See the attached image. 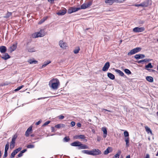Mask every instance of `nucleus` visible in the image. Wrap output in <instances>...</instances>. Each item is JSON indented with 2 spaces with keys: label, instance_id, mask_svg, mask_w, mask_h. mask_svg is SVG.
<instances>
[{
  "label": "nucleus",
  "instance_id": "23",
  "mask_svg": "<svg viewBox=\"0 0 158 158\" xmlns=\"http://www.w3.org/2000/svg\"><path fill=\"white\" fill-rule=\"evenodd\" d=\"M65 125L63 124H59L55 125V127L56 128L59 129L61 127H64Z\"/></svg>",
  "mask_w": 158,
  "mask_h": 158
},
{
  "label": "nucleus",
  "instance_id": "35",
  "mask_svg": "<svg viewBox=\"0 0 158 158\" xmlns=\"http://www.w3.org/2000/svg\"><path fill=\"white\" fill-rule=\"evenodd\" d=\"M70 140V139L69 136L65 137L63 139V141L64 142H68Z\"/></svg>",
  "mask_w": 158,
  "mask_h": 158
},
{
  "label": "nucleus",
  "instance_id": "45",
  "mask_svg": "<svg viewBox=\"0 0 158 158\" xmlns=\"http://www.w3.org/2000/svg\"><path fill=\"white\" fill-rule=\"evenodd\" d=\"M16 154V153H15V152L14 151H13L11 154V155L10 157V158H13L14 157L15 155Z\"/></svg>",
  "mask_w": 158,
  "mask_h": 158
},
{
  "label": "nucleus",
  "instance_id": "31",
  "mask_svg": "<svg viewBox=\"0 0 158 158\" xmlns=\"http://www.w3.org/2000/svg\"><path fill=\"white\" fill-rule=\"evenodd\" d=\"M47 17H44L39 22L38 24H42L47 19Z\"/></svg>",
  "mask_w": 158,
  "mask_h": 158
},
{
  "label": "nucleus",
  "instance_id": "21",
  "mask_svg": "<svg viewBox=\"0 0 158 158\" xmlns=\"http://www.w3.org/2000/svg\"><path fill=\"white\" fill-rule=\"evenodd\" d=\"M102 131H103L104 135H103V137L104 138H105L107 135V131L106 128V127H102Z\"/></svg>",
  "mask_w": 158,
  "mask_h": 158
},
{
  "label": "nucleus",
  "instance_id": "4",
  "mask_svg": "<svg viewBox=\"0 0 158 158\" xmlns=\"http://www.w3.org/2000/svg\"><path fill=\"white\" fill-rule=\"evenodd\" d=\"M45 35V33L44 30L41 29L40 31L37 33H35L34 34L35 38H38L39 37H42Z\"/></svg>",
  "mask_w": 158,
  "mask_h": 158
},
{
  "label": "nucleus",
  "instance_id": "32",
  "mask_svg": "<svg viewBox=\"0 0 158 158\" xmlns=\"http://www.w3.org/2000/svg\"><path fill=\"white\" fill-rule=\"evenodd\" d=\"M125 141L126 142V146L128 147L129 146V137H126L124 139Z\"/></svg>",
  "mask_w": 158,
  "mask_h": 158
},
{
  "label": "nucleus",
  "instance_id": "14",
  "mask_svg": "<svg viewBox=\"0 0 158 158\" xmlns=\"http://www.w3.org/2000/svg\"><path fill=\"white\" fill-rule=\"evenodd\" d=\"M17 43L16 42L15 44H13L12 46L9 48L10 51L11 52L15 51L17 48Z\"/></svg>",
  "mask_w": 158,
  "mask_h": 158
},
{
  "label": "nucleus",
  "instance_id": "12",
  "mask_svg": "<svg viewBox=\"0 0 158 158\" xmlns=\"http://www.w3.org/2000/svg\"><path fill=\"white\" fill-rule=\"evenodd\" d=\"M110 66V64L109 62H106L102 69L103 71H107Z\"/></svg>",
  "mask_w": 158,
  "mask_h": 158
},
{
  "label": "nucleus",
  "instance_id": "25",
  "mask_svg": "<svg viewBox=\"0 0 158 158\" xmlns=\"http://www.w3.org/2000/svg\"><path fill=\"white\" fill-rule=\"evenodd\" d=\"M51 62V61L50 60H48L47 61H45L44 63V64L42 66L41 68L42 69L45 67L47 65Z\"/></svg>",
  "mask_w": 158,
  "mask_h": 158
},
{
  "label": "nucleus",
  "instance_id": "10",
  "mask_svg": "<svg viewBox=\"0 0 158 158\" xmlns=\"http://www.w3.org/2000/svg\"><path fill=\"white\" fill-rule=\"evenodd\" d=\"M59 45L61 48L63 49H66V48L68 47L67 44L64 42L62 40H60L59 42Z\"/></svg>",
  "mask_w": 158,
  "mask_h": 158
},
{
  "label": "nucleus",
  "instance_id": "59",
  "mask_svg": "<svg viewBox=\"0 0 158 158\" xmlns=\"http://www.w3.org/2000/svg\"><path fill=\"white\" fill-rule=\"evenodd\" d=\"M145 158H149V155L148 154H147Z\"/></svg>",
  "mask_w": 158,
  "mask_h": 158
},
{
  "label": "nucleus",
  "instance_id": "42",
  "mask_svg": "<svg viewBox=\"0 0 158 158\" xmlns=\"http://www.w3.org/2000/svg\"><path fill=\"white\" fill-rule=\"evenodd\" d=\"M9 148V144L8 143L6 144L5 145V151H8V150Z\"/></svg>",
  "mask_w": 158,
  "mask_h": 158
},
{
  "label": "nucleus",
  "instance_id": "30",
  "mask_svg": "<svg viewBox=\"0 0 158 158\" xmlns=\"http://www.w3.org/2000/svg\"><path fill=\"white\" fill-rule=\"evenodd\" d=\"M115 2V0H105V2L106 3H108L109 5H112Z\"/></svg>",
  "mask_w": 158,
  "mask_h": 158
},
{
  "label": "nucleus",
  "instance_id": "27",
  "mask_svg": "<svg viewBox=\"0 0 158 158\" xmlns=\"http://www.w3.org/2000/svg\"><path fill=\"white\" fill-rule=\"evenodd\" d=\"M153 66L152 65L151 63H149L148 64L146 65L145 66V69H146L148 70V69H149V68H152Z\"/></svg>",
  "mask_w": 158,
  "mask_h": 158
},
{
  "label": "nucleus",
  "instance_id": "60",
  "mask_svg": "<svg viewBox=\"0 0 158 158\" xmlns=\"http://www.w3.org/2000/svg\"><path fill=\"white\" fill-rule=\"evenodd\" d=\"M47 97H43V98H39L38 99L39 100H40V99H44V98H46Z\"/></svg>",
  "mask_w": 158,
  "mask_h": 158
},
{
  "label": "nucleus",
  "instance_id": "51",
  "mask_svg": "<svg viewBox=\"0 0 158 158\" xmlns=\"http://www.w3.org/2000/svg\"><path fill=\"white\" fill-rule=\"evenodd\" d=\"M134 6L136 7H139V6H142V3H140L139 4H135L134 5Z\"/></svg>",
  "mask_w": 158,
  "mask_h": 158
},
{
  "label": "nucleus",
  "instance_id": "48",
  "mask_svg": "<svg viewBox=\"0 0 158 158\" xmlns=\"http://www.w3.org/2000/svg\"><path fill=\"white\" fill-rule=\"evenodd\" d=\"M15 143L10 142V148H11L12 147V148H14V147H15Z\"/></svg>",
  "mask_w": 158,
  "mask_h": 158
},
{
  "label": "nucleus",
  "instance_id": "58",
  "mask_svg": "<svg viewBox=\"0 0 158 158\" xmlns=\"http://www.w3.org/2000/svg\"><path fill=\"white\" fill-rule=\"evenodd\" d=\"M41 121H38V122H37L36 123L35 125H39L41 123Z\"/></svg>",
  "mask_w": 158,
  "mask_h": 158
},
{
  "label": "nucleus",
  "instance_id": "26",
  "mask_svg": "<svg viewBox=\"0 0 158 158\" xmlns=\"http://www.w3.org/2000/svg\"><path fill=\"white\" fill-rule=\"evenodd\" d=\"M145 128L146 131L148 134L150 133L152 135V131L149 127H148V126H145Z\"/></svg>",
  "mask_w": 158,
  "mask_h": 158
},
{
  "label": "nucleus",
  "instance_id": "8",
  "mask_svg": "<svg viewBox=\"0 0 158 158\" xmlns=\"http://www.w3.org/2000/svg\"><path fill=\"white\" fill-rule=\"evenodd\" d=\"M142 7H146L152 4L151 0H146L141 3Z\"/></svg>",
  "mask_w": 158,
  "mask_h": 158
},
{
  "label": "nucleus",
  "instance_id": "56",
  "mask_svg": "<svg viewBox=\"0 0 158 158\" xmlns=\"http://www.w3.org/2000/svg\"><path fill=\"white\" fill-rule=\"evenodd\" d=\"M27 151V149H23V150L21 151L20 152L22 153L23 154V153L25 152H26Z\"/></svg>",
  "mask_w": 158,
  "mask_h": 158
},
{
  "label": "nucleus",
  "instance_id": "15",
  "mask_svg": "<svg viewBox=\"0 0 158 158\" xmlns=\"http://www.w3.org/2000/svg\"><path fill=\"white\" fill-rule=\"evenodd\" d=\"M32 131V127H30L25 132V135L26 136L28 137L29 135L30 132Z\"/></svg>",
  "mask_w": 158,
  "mask_h": 158
},
{
  "label": "nucleus",
  "instance_id": "2",
  "mask_svg": "<svg viewBox=\"0 0 158 158\" xmlns=\"http://www.w3.org/2000/svg\"><path fill=\"white\" fill-rule=\"evenodd\" d=\"M71 145L74 147H78V149H89V147L87 145L82 144L81 142L78 141H75L70 144Z\"/></svg>",
  "mask_w": 158,
  "mask_h": 158
},
{
  "label": "nucleus",
  "instance_id": "55",
  "mask_svg": "<svg viewBox=\"0 0 158 158\" xmlns=\"http://www.w3.org/2000/svg\"><path fill=\"white\" fill-rule=\"evenodd\" d=\"M64 118V116L62 115H60L59 116V118L60 119H63Z\"/></svg>",
  "mask_w": 158,
  "mask_h": 158
},
{
  "label": "nucleus",
  "instance_id": "17",
  "mask_svg": "<svg viewBox=\"0 0 158 158\" xmlns=\"http://www.w3.org/2000/svg\"><path fill=\"white\" fill-rule=\"evenodd\" d=\"M112 148L110 147H108L104 151V155H107L109 153L112 152Z\"/></svg>",
  "mask_w": 158,
  "mask_h": 158
},
{
  "label": "nucleus",
  "instance_id": "34",
  "mask_svg": "<svg viewBox=\"0 0 158 158\" xmlns=\"http://www.w3.org/2000/svg\"><path fill=\"white\" fill-rule=\"evenodd\" d=\"M121 153V151L120 150H118L117 153L113 157V158H119V156L120 155Z\"/></svg>",
  "mask_w": 158,
  "mask_h": 158
},
{
  "label": "nucleus",
  "instance_id": "9",
  "mask_svg": "<svg viewBox=\"0 0 158 158\" xmlns=\"http://www.w3.org/2000/svg\"><path fill=\"white\" fill-rule=\"evenodd\" d=\"M145 30L144 27H135L133 28V31L135 32H142Z\"/></svg>",
  "mask_w": 158,
  "mask_h": 158
},
{
  "label": "nucleus",
  "instance_id": "24",
  "mask_svg": "<svg viewBox=\"0 0 158 158\" xmlns=\"http://www.w3.org/2000/svg\"><path fill=\"white\" fill-rule=\"evenodd\" d=\"M107 76L111 79L114 80L115 79L114 76L111 73H107Z\"/></svg>",
  "mask_w": 158,
  "mask_h": 158
},
{
  "label": "nucleus",
  "instance_id": "47",
  "mask_svg": "<svg viewBox=\"0 0 158 158\" xmlns=\"http://www.w3.org/2000/svg\"><path fill=\"white\" fill-rule=\"evenodd\" d=\"M8 156V152L7 151H5L4 152V154L3 157V158H5L6 157Z\"/></svg>",
  "mask_w": 158,
  "mask_h": 158
},
{
  "label": "nucleus",
  "instance_id": "49",
  "mask_svg": "<svg viewBox=\"0 0 158 158\" xmlns=\"http://www.w3.org/2000/svg\"><path fill=\"white\" fill-rule=\"evenodd\" d=\"M50 123V121H47L46 122H45L43 125V126H45L47 125H48V124H49Z\"/></svg>",
  "mask_w": 158,
  "mask_h": 158
},
{
  "label": "nucleus",
  "instance_id": "13",
  "mask_svg": "<svg viewBox=\"0 0 158 158\" xmlns=\"http://www.w3.org/2000/svg\"><path fill=\"white\" fill-rule=\"evenodd\" d=\"M1 57L5 60H6L10 58V56L7 53H4V54L0 56Z\"/></svg>",
  "mask_w": 158,
  "mask_h": 158
},
{
  "label": "nucleus",
  "instance_id": "40",
  "mask_svg": "<svg viewBox=\"0 0 158 158\" xmlns=\"http://www.w3.org/2000/svg\"><path fill=\"white\" fill-rule=\"evenodd\" d=\"M35 147L34 145L33 144H29L27 146V147L28 148H33Z\"/></svg>",
  "mask_w": 158,
  "mask_h": 158
},
{
  "label": "nucleus",
  "instance_id": "52",
  "mask_svg": "<svg viewBox=\"0 0 158 158\" xmlns=\"http://www.w3.org/2000/svg\"><path fill=\"white\" fill-rule=\"evenodd\" d=\"M71 125L72 127H73L75 125V122L74 121H72L71 123Z\"/></svg>",
  "mask_w": 158,
  "mask_h": 158
},
{
  "label": "nucleus",
  "instance_id": "41",
  "mask_svg": "<svg viewBox=\"0 0 158 158\" xmlns=\"http://www.w3.org/2000/svg\"><path fill=\"white\" fill-rule=\"evenodd\" d=\"M80 50V48L79 47L77 49H75L73 51V52L75 54H77L78 53Z\"/></svg>",
  "mask_w": 158,
  "mask_h": 158
},
{
  "label": "nucleus",
  "instance_id": "29",
  "mask_svg": "<svg viewBox=\"0 0 158 158\" xmlns=\"http://www.w3.org/2000/svg\"><path fill=\"white\" fill-rule=\"evenodd\" d=\"M12 13L7 11V13L6 14V15L3 16V17L7 19L10 17L11 15H12Z\"/></svg>",
  "mask_w": 158,
  "mask_h": 158
},
{
  "label": "nucleus",
  "instance_id": "20",
  "mask_svg": "<svg viewBox=\"0 0 158 158\" xmlns=\"http://www.w3.org/2000/svg\"><path fill=\"white\" fill-rule=\"evenodd\" d=\"M151 60L149 59H145L143 60H139L137 61V62L138 63H142V64H143V62L150 61Z\"/></svg>",
  "mask_w": 158,
  "mask_h": 158
},
{
  "label": "nucleus",
  "instance_id": "54",
  "mask_svg": "<svg viewBox=\"0 0 158 158\" xmlns=\"http://www.w3.org/2000/svg\"><path fill=\"white\" fill-rule=\"evenodd\" d=\"M102 111H103L104 110L105 111H107L109 112H112L111 110H106V109H102Z\"/></svg>",
  "mask_w": 158,
  "mask_h": 158
},
{
  "label": "nucleus",
  "instance_id": "33",
  "mask_svg": "<svg viewBox=\"0 0 158 158\" xmlns=\"http://www.w3.org/2000/svg\"><path fill=\"white\" fill-rule=\"evenodd\" d=\"M81 152L84 154L91 155L90 150H83L81 151Z\"/></svg>",
  "mask_w": 158,
  "mask_h": 158
},
{
  "label": "nucleus",
  "instance_id": "38",
  "mask_svg": "<svg viewBox=\"0 0 158 158\" xmlns=\"http://www.w3.org/2000/svg\"><path fill=\"white\" fill-rule=\"evenodd\" d=\"M28 51L29 52H33L35 51L34 48H30L28 49Z\"/></svg>",
  "mask_w": 158,
  "mask_h": 158
},
{
  "label": "nucleus",
  "instance_id": "64",
  "mask_svg": "<svg viewBox=\"0 0 158 158\" xmlns=\"http://www.w3.org/2000/svg\"><path fill=\"white\" fill-rule=\"evenodd\" d=\"M31 137H34V135L33 134H32L31 135Z\"/></svg>",
  "mask_w": 158,
  "mask_h": 158
},
{
  "label": "nucleus",
  "instance_id": "11",
  "mask_svg": "<svg viewBox=\"0 0 158 158\" xmlns=\"http://www.w3.org/2000/svg\"><path fill=\"white\" fill-rule=\"evenodd\" d=\"M66 9L64 8L63 9L59 10L56 14L59 15H63L66 13Z\"/></svg>",
  "mask_w": 158,
  "mask_h": 158
},
{
  "label": "nucleus",
  "instance_id": "36",
  "mask_svg": "<svg viewBox=\"0 0 158 158\" xmlns=\"http://www.w3.org/2000/svg\"><path fill=\"white\" fill-rule=\"evenodd\" d=\"M17 136L16 135H14L12 139V140L11 142L15 143V140L17 138Z\"/></svg>",
  "mask_w": 158,
  "mask_h": 158
},
{
  "label": "nucleus",
  "instance_id": "39",
  "mask_svg": "<svg viewBox=\"0 0 158 158\" xmlns=\"http://www.w3.org/2000/svg\"><path fill=\"white\" fill-rule=\"evenodd\" d=\"M21 149H22V148L21 147H19V148H17L15 150H14V151L15 152V153L17 154L19 151H20Z\"/></svg>",
  "mask_w": 158,
  "mask_h": 158
},
{
  "label": "nucleus",
  "instance_id": "50",
  "mask_svg": "<svg viewBox=\"0 0 158 158\" xmlns=\"http://www.w3.org/2000/svg\"><path fill=\"white\" fill-rule=\"evenodd\" d=\"M147 70L150 73H155L156 71L155 70L152 69H148Z\"/></svg>",
  "mask_w": 158,
  "mask_h": 158
},
{
  "label": "nucleus",
  "instance_id": "19",
  "mask_svg": "<svg viewBox=\"0 0 158 158\" xmlns=\"http://www.w3.org/2000/svg\"><path fill=\"white\" fill-rule=\"evenodd\" d=\"M27 62L30 64H36L38 63V61L36 60H34V59H29L28 60Z\"/></svg>",
  "mask_w": 158,
  "mask_h": 158
},
{
  "label": "nucleus",
  "instance_id": "57",
  "mask_svg": "<svg viewBox=\"0 0 158 158\" xmlns=\"http://www.w3.org/2000/svg\"><path fill=\"white\" fill-rule=\"evenodd\" d=\"M77 125L78 127H80L81 126V124L80 123H77Z\"/></svg>",
  "mask_w": 158,
  "mask_h": 158
},
{
  "label": "nucleus",
  "instance_id": "18",
  "mask_svg": "<svg viewBox=\"0 0 158 158\" xmlns=\"http://www.w3.org/2000/svg\"><path fill=\"white\" fill-rule=\"evenodd\" d=\"M7 50L6 47L4 46H0V52L2 53L6 52Z\"/></svg>",
  "mask_w": 158,
  "mask_h": 158
},
{
  "label": "nucleus",
  "instance_id": "46",
  "mask_svg": "<svg viewBox=\"0 0 158 158\" xmlns=\"http://www.w3.org/2000/svg\"><path fill=\"white\" fill-rule=\"evenodd\" d=\"M68 12L69 14H71L72 13H73V10L72 8L71 7V8H69L68 11Z\"/></svg>",
  "mask_w": 158,
  "mask_h": 158
},
{
  "label": "nucleus",
  "instance_id": "22",
  "mask_svg": "<svg viewBox=\"0 0 158 158\" xmlns=\"http://www.w3.org/2000/svg\"><path fill=\"white\" fill-rule=\"evenodd\" d=\"M146 79L148 81L150 82H152L153 81V78L151 76L146 77Z\"/></svg>",
  "mask_w": 158,
  "mask_h": 158
},
{
  "label": "nucleus",
  "instance_id": "43",
  "mask_svg": "<svg viewBox=\"0 0 158 158\" xmlns=\"http://www.w3.org/2000/svg\"><path fill=\"white\" fill-rule=\"evenodd\" d=\"M24 87L23 85H22L18 87L17 89H15L14 91H17L19 90H20L23 87Z\"/></svg>",
  "mask_w": 158,
  "mask_h": 158
},
{
  "label": "nucleus",
  "instance_id": "37",
  "mask_svg": "<svg viewBox=\"0 0 158 158\" xmlns=\"http://www.w3.org/2000/svg\"><path fill=\"white\" fill-rule=\"evenodd\" d=\"M124 72L127 74L129 75L131 73V71L128 69H125L124 70Z\"/></svg>",
  "mask_w": 158,
  "mask_h": 158
},
{
  "label": "nucleus",
  "instance_id": "5",
  "mask_svg": "<svg viewBox=\"0 0 158 158\" xmlns=\"http://www.w3.org/2000/svg\"><path fill=\"white\" fill-rule=\"evenodd\" d=\"M56 81L52 83L51 87L54 89H56L58 88V86L59 85L60 82L58 79L55 80Z\"/></svg>",
  "mask_w": 158,
  "mask_h": 158
},
{
  "label": "nucleus",
  "instance_id": "1",
  "mask_svg": "<svg viewBox=\"0 0 158 158\" xmlns=\"http://www.w3.org/2000/svg\"><path fill=\"white\" fill-rule=\"evenodd\" d=\"M93 2V1L92 0H90L88 2L84 3L81 6V8L72 7V8L73 12L77 11L81 9H84L89 7L92 5Z\"/></svg>",
  "mask_w": 158,
  "mask_h": 158
},
{
  "label": "nucleus",
  "instance_id": "28",
  "mask_svg": "<svg viewBox=\"0 0 158 158\" xmlns=\"http://www.w3.org/2000/svg\"><path fill=\"white\" fill-rule=\"evenodd\" d=\"M115 71L118 73L119 75L122 77H124L125 76L124 73L120 70L116 69H115Z\"/></svg>",
  "mask_w": 158,
  "mask_h": 158
},
{
  "label": "nucleus",
  "instance_id": "61",
  "mask_svg": "<svg viewBox=\"0 0 158 158\" xmlns=\"http://www.w3.org/2000/svg\"><path fill=\"white\" fill-rule=\"evenodd\" d=\"M51 128H52V131H54V127H51Z\"/></svg>",
  "mask_w": 158,
  "mask_h": 158
},
{
  "label": "nucleus",
  "instance_id": "62",
  "mask_svg": "<svg viewBox=\"0 0 158 158\" xmlns=\"http://www.w3.org/2000/svg\"><path fill=\"white\" fill-rule=\"evenodd\" d=\"M2 156V152L1 151H0V158Z\"/></svg>",
  "mask_w": 158,
  "mask_h": 158
},
{
  "label": "nucleus",
  "instance_id": "53",
  "mask_svg": "<svg viewBox=\"0 0 158 158\" xmlns=\"http://www.w3.org/2000/svg\"><path fill=\"white\" fill-rule=\"evenodd\" d=\"M23 155V154L20 152L19 154L17 156L18 157H21Z\"/></svg>",
  "mask_w": 158,
  "mask_h": 158
},
{
  "label": "nucleus",
  "instance_id": "16",
  "mask_svg": "<svg viewBox=\"0 0 158 158\" xmlns=\"http://www.w3.org/2000/svg\"><path fill=\"white\" fill-rule=\"evenodd\" d=\"M145 57V55L143 54H136L134 56V58L136 59H143Z\"/></svg>",
  "mask_w": 158,
  "mask_h": 158
},
{
  "label": "nucleus",
  "instance_id": "7",
  "mask_svg": "<svg viewBox=\"0 0 158 158\" xmlns=\"http://www.w3.org/2000/svg\"><path fill=\"white\" fill-rule=\"evenodd\" d=\"M73 138L76 139H83L84 141L85 142H86L87 141V139H85V136L82 135H75L73 136Z\"/></svg>",
  "mask_w": 158,
  "mask_h": 158
},
{
  "label": "nucleus",
  "instance_id": "63",
  "mask_svg": "<svg viewBox=\"0 0 158 158\" xmlns=\"http://www.w3.org/2000/svg\"><path fill=\"white\" fill-rule=\"evenodd\" d=\"M126 158H130V155L126 157Z\"/></svg>",
  "mask_w": 158,
  "mask_h": 158
},
{
  "label": "nucleus",
  "instance_id": "6",
  "mask_svg": "<svg viewBox=\"0 0 158 158\" xmlns=\"http://www.w3.org/2000/svg\"><path fill=\"white\" fill-rule=\"evenodd\" d=\"M91 155L95 156L101 154V151L98 149H94L90 150Z\"/></svg>",
  "mask_w": 158,
  "mask_h": 158
},
{
  "label": "nucleus",
  "instance_id": "3",
  "mask_svg": "<svg viewBox=\"0 0 158 158\" xmlns=\"http://www.w3.org/2000/svg\"><path fill=\"white\" fill-rule=\"evenodd\" d=\"M142 48L140 47H137L131 50L130 52H128L127 55L130 56L134 54L139 52H140Z\"/></svg>",
  "mask_w": 158,
  "mask_h": 158
},
{
  "label": "nucleus",
  "instance_id": "44",
  "mask_svg": "<svg viewBox=\"0 0 158 158\" xmlns=\"http://www.w3.org/2000/svg\"><path fill=\"white\" fill-rule=\"evenodd\" d=\"M124 136L126 137H129V133L127 131H125L124 132Z\"/></svg>",
  "mask_w": 158,
  "mask_h": 158
}]
</instances>
